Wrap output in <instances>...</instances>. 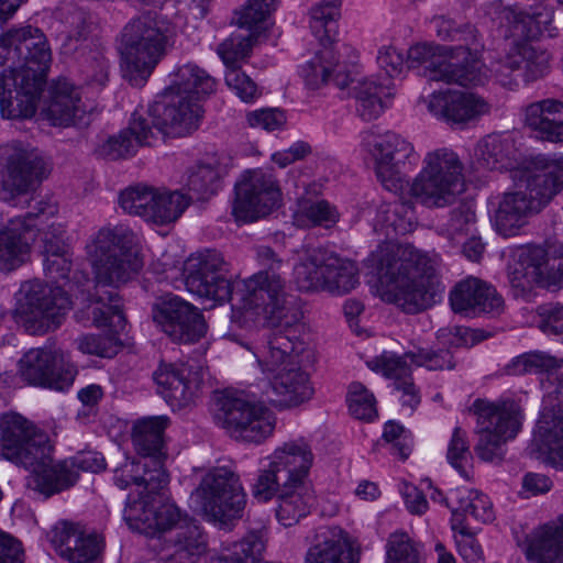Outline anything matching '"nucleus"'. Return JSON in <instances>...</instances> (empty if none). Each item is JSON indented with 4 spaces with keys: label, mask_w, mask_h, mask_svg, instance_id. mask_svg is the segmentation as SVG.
Wrapping results in <instances>:
<instances>
[{
    "label": "nucleus",
    "mask_w": 563,
    "mask_h": 563,
    "mask_svg": "<svg viewBox=\"0 0 563 563\" xmlns=\"http://www.w3.org/2000/svg\"><path fill=\"white\" fill-rule=\"evenodd\" d=\"M136 234L126 225L101 228L86 245L96 279V291L89 297L87 307L75 313L78 322L90 319L97 328L109 327L110 334H85L76 339L77 349L84 354L111 358L122 347L118 333L124 331L126 319L122 310V299L115 290L143 268L144 262L135 250Z\"/></svg>",
    "instance_id": "1"
},
{
    "label": "nucleus",
    "mask_w": 563,
    "mask_h": 563,
    "mask_svg": "<svg viewBox=\"0 0 563 563\" xmlns=\"http://www.w3.org/2000/svg\"><path fill=\"white\" fill-rule=\"evenodd\" d=\"M384 288L383 299L407 313H417L435 302L440 291L437 261L409 244L385 243L368 258Z\"/></svg>",
    "instance_id": "2"
},
{
    "label": "nucleus",
    "mask_w": 563,
    "mask_h": 563,
    "mask_svg": "<svg viewBox=\"0 0 563 563\" xmlns=\"http://www.w3.org/2000/svg\"><path fill=\"white\" fill-rule=\"evenodd\" d=\"M300 324L271 330L256 345L254 356L263 373L269 375L265 400L279 406H298L309 400L313 388L305 371L313 362V352L300 338Z\"/></svg>",
    "instance_id": "3"
},
{
    "label": "nucleus",
    "mask_w": 563,
    "mask_h": 563,
    "mask_svg": "<svg viewBox=\"0 0 563 563\" xmlns=\"http://www.w3.org/2000/svg\"><path fill=\"white\" fill-rule=\"evenodd\" d=\"M516 189L505 192L494 213V225L503 236H514L563 189V157H538L511 170Z\"/></svg>",
    "instance_id": "4"
},
{
    "label": "nucleus",
    "mask_w": 563,
    "mask_h": 563,
    "mask_svg": "<svg viewBox=\"0 0 563 563\" xmlns=\"http://www.w3.org/2000/svg\"><path fill=\"white\" fill-rule=\"evenodd\" d=\"M173 26L167 16L156 11H146L131 19L120 35L124 70L133 85L145 81L163 56Z\"/></svg>",
    "instance_id": "5"
},
{
    "label": "nucleus",
    "mask_w": 563,
    "mask_h": 563,
    "mask_svg": "<svg viewBox=\"0 0 563 563\" xmlns=\"http://www.w3.org/2000/svg\"><path fill=\"white\" fill-rule=\"evenodd\" d=\"M52 60L47 40L37 29V108L41 119L58 128L88 125L92 107L82 101L80 88L65 77L45 81Z\"/></svg>",
    "instance_id": "6"
},
{
    "label": "nucleus",
    "mask_w": 563,
    "mask_h": 563,
    "mask_svg": "<svg viewBox=\"0 0 563 563\" xmlns=\"http://www.w3.org/2000/svg\"><path fill=\"white\" fill-rule=\"evenodd\" d=\"M10 37L14 54L22 62L15 69L0 71V112L7 119H32L35 114V53L32 26L12 30Z\"/></svg>",
    "instance_id": "7"
},
{
    "label": "nucleus",
    "mask_w": 563,
    "mask_h": 563,
    "mask_svg": "<svg viewBox=\"0 0 563 563\" xmlns=\"http://www.w3.org/2000/svg\"><path fill=\"white\" fill-rule=\"evenodd\" d=\"M463 169L457 154L449 148L427 153L410 185L411 199L429 209L452 206L466 190Z\"/></svg>",
    "instance_id": "8"
},
{
    "label": "nucleus",
    "mask_w": 563,
    "mask_h": 563,
    "mask_svg": "<svg viewBox=\"0 0 563 563\" xmlns=\"http://www.w3.org/2000/svg\"><path fill=\"white\" fill-rule=\"evenodd\" d=\"M201 113V106L192 96L168 87L144 113H133L131 130L142 142L158 135L185 136L197 130Z\"/></svg>",
    "instance_id": "9"
},
{
    "label": "nucleus",
    "mask_w": 563,
    "mask_h": 563,
    "mask_svg": "<svg viewBox=\"0 0 563 563\" xmlns=\"http://www.w3.org/2000/svg\"><path fill=\"white\" fill-rule=\"evenodd\" d=\"M191 499L206 518L220 528H228L243 516L246 495L240 476L230 466H214L201 477Z\"/></svg>",
    "instance_id": "10"
},
{
    "label": "nucleus",
    "mask_w": 563,
    "mask_h": 563,
    "mask_svg": "<svg viewBox=\"0 0 563 563\" xmlns=\"http://www.w3.org/2000/svg\"><path fill=\"white\" fill-rule=\"evenodd\" d=\"M508 279L516 297H525L533 287H563V244L545 242L520 249L508 265Z\"/></svg>",
    "instance_id": "11"
},
{
    "label": "nucleus",
    "mask_w": 563,
    "mask_h": 563,
    "mask_svg": "<svg viewBox=\"0 0 563 563\" xmlns=\"http://www.w3.org/2000/svg\"><path fill=\"white\" fill-rule=\"evenodd\" d=\"M472 410L477 416L478 442L474 450L485 462L501 461L503 445L515 438L521 428V409L515 401L499 405L482 399L474 401Z\"/></svg>",
    "instance_id": "12"
},
{
    "label": "nucleus",
    "mask_w": 563,
    "mask_h": 563,
    "mask_svg": "<svg viewBox=\"0 0 563 563\" xmlns=\"http://www.w3.org/2000/svg\"><path fill=\"white\" fill-rule=\"evenodd\" d=\"M464 53L462 48H449V45L418 43L407 51L406 64L408 68L422 69L429 80L463 87L483 85L486 73L477 70L476 63L464 68L459 58Z\"/></svg>",
    "instance_id": "13"
},
{
    "label": "nucleus",
    "mask_w": 563,
    "mask_h": 563,
    "mask_svg": "<svg viewBox=\"0 0 563 563\" xmlns=\"http://www.w3.org/2000/svg\"><path fill=\"white\" fill-rule=\"evenodd\" d=\"M218 416L232 437L260 443L275 428L273 413L262 404L250 400L242 391H223L216 398Z\"/></svg>",
    "instance_id": "14"
},
{
    "label": "nucleus",
    "mask_w": 563,
    "mask_h": 563,
    "mask_svg": "<svg viewBox=\"0 0 563 563\" xmlns=\"http://www.w3.org/2000/svg\"><path fill=\"white\" fill-rule=\"evenodd\" d=\"M407 360L417 366H426L430 371L452 369L455 363L449 350L432 351L422 347L408 351L402 356L383 354L368 362L373 371L382 372L385 377L394 379L393 387L401 393L402 406L413 410L419 405L420 398L410 378Z\"/></svg>",
    "instance_id": "15"
},
{
    "label": "nucleus",
    "mask_w": 563,
    "mask_h": 563,
    "mask_svg": "<svg viewBox=\"0 0 563 563\" xmlns=\"http://www.w3.org/2000/svg\"><path fill=\"white\" fill-rule=\"evenodd\" d=\"M308 459H314L310 444L305 439L285 442L268 457V465L260 471L253 486V497L267 503L277 497Z\"/></svg>",
    "instance_id": "16"
},
{
    "label": "nucleus",
    "mask_w": 563,
    "mask_h": 563,
    "mask_svg": "<svg viewBox=\"0 0 563 563\" xmlns=\"http://www.w3.org/2000/svg\"><path fill=\"white\" fill-rule=\"evenodd\" d=\"M232 216L236 222H254L272 212L280 201L274 175L263 169L244 172L234 186Z\"/></svg>",
    "instance_id": "17"
},
{
    "label": "nucleus",
    "mask_w": 563,
    "mask_h": 563,
    "mask_svg": "<svg viewBox=\"0 0 563 563\" xmlns=\"http://www.w3.org/2000/svg\"><path fill=\"white\" fill-rule=\"evenodd\" d=\"M139 494V499L128 500L123 511V518L132 530L154 537L172 529L178 531L192 521L175 504L163 500L161 492Z\"/></svg>",
    "instance_id": "18"
},
{
    "label": "nucleus",
    "mask_w": 563,
    "mask_h": 563,
    "mask_svg": "<svg viewBox=\"0 0 563 563\" xmlns=\"http://www.w3.org/2000/svg\"><path fill=\"white\" fill-rule=\"evenodd\" d=\"M154 323L174 342L194 343L207 332L201 312L178 296L166 294L152 306Z\"/></svg>",
    "instance_id": "19"
},
{
    "label": "nucleus",
    "mask_w": 563,
    "mask_h": 563,
    "mask_svg": "<svg viewBox=\"0 0 563 563\" xmlns=\"http://www.w3.org/2000/svg\"><path fill=\"white\" fill-rule=\"evenodd\" d=\"M185 272V285L188 291L220 303L231 298L232 286L227 276L228 264L221 253L207 250L190 256Z\"/></svg>",
    "instance_id": "20"
},
{
    "label": "nucleus",
    "mask_w": 563,
    "mask_h": 563,
    "mask_svg": "<svg viewBox=\"0 0 563 563\" xmlns=\"http://www.w3.org/2000/svg\"><path fill=\"white\" fill-rule=\"evenodd\" d=\"M364 142L375 159L377 179L389 191L401 189L405 175L400 167L413 156V145L391 131L380 135L368 133Z\"/></svg>",
    "instance_id": "21"
},
{
    "label": "nucleus",
    "mask_w": 563,
    "mask_h": 563,
    "mask_svg": "<svg viewBox=\"0 0 563 563\" xmlns=\"http://www.w3.org/2000/svg\"><path fill=\"white\" fill-rule=\"evenodd\" d=\"M245 307L254 310L257 314L272 321L275 325L273 330L279 327H286L288 322L283 323L284 310H286L285 280L279 273H269L260 271L245 282Z\"/></svg>",
    "instance_id": "22"
},
{
    "label": "nucleus",
    "mask_w": 563,
    "mask_h": 563,
    "mask_svg": "<svg viewBox=\"0 0 563 563\" xmlns=\"http://www.w3.org/2000/svg\"><path fill=\"white\" fill-rule=\"evenodd\" d=\"M35 429L15 411L0 415V457L35 473Z\"/></svg>",
    "instance_id": "23"
},
{
    "label": "nucleus",
    "mask_w": 563,
    "mask_h": 563,
    "mask_svg": "<svg viewBox=\"0 0 563 563\" xmlns=\"http://www.w3.org/2000/svg\"><path fill=\"white\" fill-rule=\"evenodd\" d=\"M0 174V199L8 201L24 195L35 177V154L31 144L13 142L3 150Z\"/></svg>",
    "instance_id": "24"
},
{
    "label": "nucleus",
    "mask_w": 563,
    "mask_h": 563,
    "mask_svg": "<svg viewBox=\"0 0 563 563\" xmlns=\"http://www.w3.org/2000/svg\"><path fill=\"white\" fill-rule=\"evenodd\" d=\"M55 431L37 429V493L46 499L74 486L78 474L69 470L67 462L54 463Z\"/></svg>",
    "instance_id": "25"
},
{
    "label": "nucleus",
    "mask_w": 563,
    "mask_h": 563,
    "mask_svg": "<svg viewBox=\"0 0 563 563\" xmlns=\"http://www.w3.org/2000/svg\"><path fill=\"white\" fill-rule=\"evenodd\" d=\"M57 554L71 563H92L101 553L102 540L86 533L79 525L60 521L47 533Z\"/></svg>",
    "instance_id": "26"
},
{
    "label": "nucleus",
    "mask_w": 563,
    "mask_h": 563,
    "mask_svg": "<svg viewBox=\"0 0 563 563\" xmlns=\"http://www.w3.org/2000/svg\"><path fill=\"white\" fill-rule=\"evenodd\" d=\"M35 241V214L10 220L0 232V271L11 272L30 260L32 243Z\"/></svg>",
    "instance_id": "27"
},
{
    "label": "nucleus",
    "mask_w": 563,
    "mask_h": 563,
    "mask_svg": "<svg viewBox=\"0 0 563 563\" xmlns=\"http://www.w3.org/2000/svg\"><path fill=\"white\" fill-rule=\"evenodd\" d=\"M313 459L296 473L276 498V518L284 527H291L306 517L314 503V492L308 481Z\"/></svg>",
    "instance_id": "28"
},
{
    "label": "nucleus",
    "mask_w": 563,
    "mask_h": 563,
    "mask_svg": "<svg viewBox=\"0 0 563 563\" xmlns=\"http://www.w3.org/2000/svg\"><path fill=\"white\" fill-rule=\"evenodd\" d=\"M157 393L173 408L181 409L198 396L202 378L185 364H161L153 374Z\"/></svg>",
    "instance_id": "29"
},
{
    "label": "nucleus",
    "mask_w": 563,
    "mask_h": 563,
    "mask_svg": "<svg viewBox=\"0 0 563 563\" xmlns=\"http://www.w3.org/2000/svg\"><path fill=\"white\" fill-rule=\"evenodd\" d=\"M428 110L452 124H464L488 112V103L472 92L448 91L432 93Z\"/></svg>",
    "instance_id": "30"
},
{
    "label": "nucleus",
    "mask_w": 563,
    "mask_h": 563,
    "mask_svg": "<svg viewBox=\"0 0 563 563\" xmlns=\"http://www.w3.org/2000/svg\"><path fill=\"white\" fill-rule=\"evenodd\" d=\"M450 302L454 312L464 313L499 312L503 306L496 290L475 277L460 282L450 294Z\"/></svg>",
    "instance_id": "31"
},
{
    "label": "nucleus",
    "mask_w": 563,
    "mask_h": 563,
    "mask_svg": "<svg viewBox=\"0 0 563 563\" xmlns=\"http://www.w3.org/2000/svg\"><path fill=\"white\" fill-rule=\"evenodd\" d=\"M322 48L301 67V76L309 89H319L331 80L344 89L350 85L351 76L345 65L340 63L332 44H321Z\"/></svg>",
    "instance_id": "32"
},
{
    "label": "nucleus",
    "mask_w": 563,
    "mask_h": 563,
    "mask_svg": "<svg viewBox=\"0 0 563 563\" xmlns=\"http://www.w3.org/2000/svg\"><path fill=\"white\" fill-rule=\"evenodd\" d=\"M530 449L544 455L552 465L563 468V405L543 409Z\"/></svg>",
    "instance_id": "33"
},
{
    "label": "nucleus",
    "mask_w": 563,
    "mask_h": 563,
    "mask_svg": "<svg viewBox=\"0 0 563 563\" xmlns=\"http://www.w3.org/2000/svg\"><path fill=\"white\" fill-rule=\"evenodd\" d=\"M169 420L165 416L146 417L135 421L132 429V443L140 455L156 468H165L167 457L164 431Z\"/></svg>",
    "instance_id": "34"
},
{
    "label": "nucleus",
    "mask_w": 563,
    "mask_h": 563,
    "mask_svg": "<svg viewBox=\"0 0 563 563\" xmlns=\"http://www.w3.org/2000/svg\"><path fill=\"white\" fill-rule=\"evenodd\" d=\"M431 23L440 40L460 43L456 46H449V48H462L465 51V53L459 57L464 68L472 66L476 62L477 70L485 71L482 62L484 45L481 43L477 30L473 25H457L455 21L445 16H437Z\"/></svg>",
    "instance_id": "35"
},
{
    "label": "nucleus",
    "mask_w": 563,
    "mask_h": 563,
    "mask_svg": "<svg viewBox=\"0 0 563 563\" xmlns=\"http://www.w3.org/2000/svg\"><path fill=\"white\" fill-rule=\"evenodd\" d=\"M523 552L529 563H563V515L534 529L526 539Z\"/></svg>",
    "instance_id": "36"
},
{
    "label": "nucleus",
    "mask_w": 563,
    "mask_h": 563,
    "mask_svg": "<svg viewBox=\"0 0 563 563\" xmlns=\"http://www.w3.org/2000/svg\"><path fill=\"white\" fill-rule=\"evenodd\" d=\"M77 375V368L64 358L51 339L48 344L37 347V386L64 391Z\"/></svg>",
    "instance_id": "37"
},
{
    "label": "nucleus",
    "mask_w": 563,
    "mask_h": 563,
    "mask_svg": "<svg viewBox=\"0 0 563 563\" xmlns=\"http://www.w3.org/2000/svg\"><path fill=\"white\" fill-rule=\"evenodd\" d=\"M114 484L120 489L130 485L143 487V494L162 492L169 482V475L165 468H156L146 460L125 457L113 471Z\"/></svg>",
    "instance_id": "38"
},
{
    "label": "nucleus",
    "mask_w": 563,
    "mask_h": 563,
    "mask_svg": "<svg viewBox=\"0 0 563 563\" xmlns=\"http://www.w3.org/2000/svg\"><path fill=\"white\" fill-rule=\"evenodd\" d=\"M68 292L59 285L46 284L37 291V334L57 330L71 309Z\"/></svg>",
    "instance_id": "39"
},
{
    "label": "nucleus",
    "mask_w": 563,
    "mask_h": 563,
    "mask_svg": "<svg viewBox=\"0 0 563 563\" xmlns=\"http://www.w3.org/2000/svg\"><path fill=\"white\" fill-rule=\"evenodd\" d=\"M448 500L455 503L452 506L451 528L456 530L457 527L466 526L467 516L475 521L489 522L494 519L492 503L487 496L478 490L467 488H456L451 490Z\"/></svg>",
    "instance_id": "40"
},
{
    "label": "nucleus",
    "mask_w": 563,
    "mask_h": 563,
    "mask_svg": "<svg viewBox=\"0 0 563 563\" xmlns=\"http://www.w3.org/2000/svg\"><path fill=\"white\" fill-rule=\"evenodd\" d=\"M526 123L538 131L542 139L562 142L563 102L556 99H544L529 104L526 109Z\"/></svg>",
    "instance_id": "41"
},
{
    "label": "nucleus",
    "mask_w": 563,
    "mask_h": 563,
    "mask_svg": "<svg viewBox=\"0 0 563 563\" xmlns=\"http://www.w3.org/2000/svg\"><path fill=\"white\" fill-rule=\"evenodd\" d=\"M515 159V143L509 136L489 134L477 143L474 151V165L476 169L496 170L508 168Z\"/></svg>",
    "instance_id": "42"
},
{
    "label": "nucleus",
    "mask_w": 563,
    "mask_h": 563,
    "mask_svg": "<svg viewBox=\"0 0 563 563\" xmlns=\"http://www.w3.org/2000/svg\"><path fill=\"white\" fill-rule=\"evenodd\" d=\"M330 251L324 249H311L300 256L294 267V280L301 291H323L325 275V265Z\"/></svg>",
    "instance_id": "43"
},
{
    "label": "nucleus",
    "mask_w": 563,
    "mask_h": 563,
    "mask_svg": "<svg viewBox=\"0 0 563 563\" xmlns=\"http://www.w3.org/2000/svg\"><path fill=\"white\" fill-rule=\"evenodd\" d=\"M360 559L361 552L357 547L333 534L310 547L305 563H360Z\"/></svg>",
    "instance_id": "44"
},
{
    "label": "nucleus",
    "mask_w": 563,
    "mask_h": 563,
    "mask_svg": "<svg viewBox=\"0 0 563 563\" xmlns=\"http://www.w3.org/2000/svg\"><path fill=\"white\" fill-rule=\"evenodd\" d=\"M216 79L199 66L188 63L177 68L173 74L169 88L192 96L199 102L201 97L216 91Z\"/></svg>",
    "instance_id": "45"
},
{
    "label": "nucleus",
    "mask_w": 563,
    "mask_h": 563,
    "mask_svg": "<svg viewBox=\"0 0 563 563\" xmlns=\"http://www.w3.org/2000/svg\"><path fill=\"white\" fill-rule=\"evenodd\" d=\"M265 530L249 531L240 541L210 558L208 563H258L265 549Z\"/></svg>",
    "instance_id": "46"
},
{
    "label": "nucleus",
    "mask_w": 563,
    "mask_h": 563,
    "mask_svg": "<svg viewBox=\"0 0 563 563\" xmlns=\"http://www.w3.org/2000/svg\"><path fill=\"white\" fill-rule=\"evenodd\" d=\"M206 549L207 543L199 527L190 521L175 532L168 556L176 563H196Z\"/></svg>",
    "instance_id": "47"
},
{
    "label": "nucleus",
    "mask_w": 563,
    "mask_h": 563,
    "mask_svg": "<svg viewBox=\"0 0 563 563\" xmlns=\"http://www.w3.org/2000/svg\"><path fill=\"white\" fill-rule=\"evenodd\" d=\"M190 203V198L179 190L154 189L147 220L164 225L176 221Z\"/></svg>",
    "instance_id": "48"
},
{
    "label": "nucleus",
    "mask_w": 563,
    "mask_h": 563,
    "mask_svg": "<svg viewBox=\"0 0 563 563\" xmlns=\"http://www.w3.org/2000/svg\"><path fill=\"white\" fill-rule=\"evenodd\" d=\"M325 283L323 291L334 295L350 292L358 285V273L355 264L330 252L328 265H325Z\"/></svg>",
    "instance_id": "49"
},
{
    "label": "nucleus",
    "mask_w": 563,
    "mask_h": 563,
    "mask_svg": "<svg viewBox=\"0 0 563 563\" xmlns=\"http://www.w3.org/2000/svg\"><path fill=\"white\" fill-rule=\"evenodd\" d=\"M55 18L59 24L57 31L67 42L85 41L91 32L92 16L82 8L66 4L56 10Z\"/></svg>",
    "instance_id": "50"
},
{
    "label": "nucleus",
    "mask_w": 563,
    "mask_h": 563,
    "mask_svg": "<svg viewBox=\"0 0 563 563\" xmlns=\"http://www.w3.org/2000/svg\"><path fill=\"white\" fill-rule=\"evenodd\" d=\"M340 8L341 0H324L311 9L310 27L320 44H333L341 15Z\"/></svg>",
    "instance_id": "51"
},
{
    "label": "nucleus",
    "mask_w": 563,
    "mask_h": 563,
    "mask_svg": "<svg viewBox=\"0 0 563 563\" xmlns=\"http://www.w3.org/2000/svg\"><path fill=\"white\" fill-rule=\"evenodd\" d=\"M221 186V172L210 164H198L187 172L185 187L191 195L188 198L206 200Z\"/></svg>",
    "instance_id": "52"
},
{
    "label": "nucleus",
    "mask_w": 563,
    "mask_h": 563,
    "mask_svg": "<svg viewBox=\"0 0 563 563\" xmlns=\"http://www.w3.org/2000/svg\"><path fill=\"white\" fill-rule=\"evenodd\" d=\"M132 119L129 126L122 130L118 135L110 136L100 144L96 154L107 161H117L134 155L136 146L151 145L152 139L144 142L137 139V134L131 130Z\"/></svg>",
    "instance_id": "53"
},
{
    "label": "nucleus",
    "mask_w": 563,
    "mask_h": 563,
    "mask_svg": "<svg viewBox=\"0 0 563 563\" xmlns=\"http://www.w3.org/2000/svg\"><path fill=\"white\" fill-rule=\"evenodd\" d=\"M14 299L12 316L15 323L33 335L35 333V282L31 279L23 282Z\"/></svg>",
    "instance_id": "54"
},
{
    "label": "nucleus",
    "mask_w": 563,
    "mask_h": 563,
    "mask_svg": "<svg viewBox=\"0 0 563 563\" xmlns=\"http://www.w3.org/2000/svg\"><path fill=\"white\" fill-rule=\"evenodd\" d=\"M153 192V187L145 185L131 186L121 191L119 205L126 213L147 220Z\"/></svg>",
    "instance_id": "55"
},
{
    "label": "nucleus",
    "mask_w": 563,
    "mask_h": 563,
    "mask_svg": "<svg viewBox=\"0 0 563 563\" xmlns=\"http://www.w3.org/2000/svg\"><path fill=\"white\" fill-rule=\"evenodd\" d=\"M521 75L526 81H533L544 76L549 68V57L530 45L516 48Z\"/></svg>",
    "instance_id": "56"
},
{
    "label": "nucleus",
    "mask_w": 563,
    "mask_h": 563,
    "mask_svg": "<svg viewBox=\"0 0 563 563\" xmlns=\"http://www.w3.org/2000/svg\"><path fill=\"white\" fill-rule=\"evenodd\" d=\"M347 401L351 415L358 420L371 421L377 416L374 395L360 383L350 385Z\"/></svg>",
    "instance_id": "57"
},
{
    "label": "nucleus",
    "mask_w": 563,
    "mask_h": 563,
    "mask_svg": "<svg viewBox=\"0 0 563 563\" xmlns=\"http://www.w3.org/2000/svg\"><path fill=\"white\" fill-rule=\"evenodd\" d=\"M254 40V33L247 36L233 34L219 45L218 54L228 69L239 67L238 63L249 55Z\"/></svg>",
    "instance_id": "58"
},
{
    "label": "nucleus",
    "mask_w": 563,
    "mask_h": 563,
    "mask_svg": "<svg viewBox=\"0 0 563 563\" xmlns=\"http://www.w3.org/2000/svg\"><path fill=\"white\" fill-rule=\"evenodd\" d=\"M474 222L475 212L472 207L467 203H461L450 212V218L442 229V234L453 244H457L460 238L470 232Z\"/></svg>",
    "instance_id": "59"
},
{
    "label": "nucleus",
    "mask_w": 563,
    "mask_h": 563,
    "mask_svg": "<svg viewBox=\"0 0 563 563\" xmlns=\"http://www.w3.org/2000/svg\"><path fill=\"white\" fill-rule=\"evenodd\" d=\"M387 563H420V550L407 533H393L387 543Z\"/></svg>",
    "instance_id": "60"
},
{
    "label": "nucleus",
    "mask_w": 563,
    "mask_h": 563,
    "mask_svg": "<svg viewBox=\"0 0 563 563\" xmlns=\"http://www.w3.org/2000/svg\"><path fill=\"white\" fill-rule=\"evenodd\" d=\"M490 73L500 86L507 89H515L519 85V78L522 76L516 48L505 57L490 64Z\"/></svg>",
    "instance_id": "61"
},
{
    "label": "nucleus",
    "mask_w": 563,
    "mask_h": 563,
    "mask_svg": "<svg viewBox=\"0 0 563 563\" xmlns=\"http://www.w3.org/2000/svg\"><path fill=\"white\" fill-rule=\"evenodd\" d=\"M555 367V358L541 352H529L517 356L508 365L512 375L538 374Z\"/></svg>",
    "instance_id": "62"
},
{
    "label": "nucleus",
    "mask_w": 563,
    "mask_h": 563,
    "mask_svg": "<svg viewBox=\"0 0 563 563\" xmlns=\"http://www.w3.org/2000/svg\"><path fill=\"white\" fill-rule=\"evenodd\" d=\"M446 457L449 463L463 477L468 478L465 466L470 463L472 454L470 451L468 441L466 439V432L460 427H456L453 431L452 439L449 443Z\"/></svg>",
    "instance_id": "63"
},
{
    "label": "nucleus",
    "mask_w": 563,
    "mask_h": 563,
    "mask_svg": "<svg viewBox=\"0 0 563 563\" xmlns=\"http://www.w3.org/2000/svg\"><path fill=\"white\" fill-rule=\"evenodd\" d=\"M109 58L99 51H92L85 58L82 75L87 85L103 87L109 80Z\"/></svg>",
    "instance_id": "64"
}]
</instances>
